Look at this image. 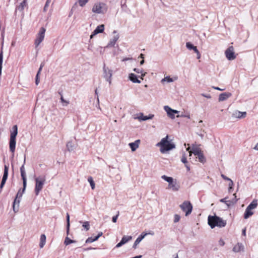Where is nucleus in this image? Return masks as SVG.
<instances>
[{
	"label": "nucleus",
	"mask_w": 258,
	"mask_h": 258,
	"mask_svg": "<svg viewBox=\"0 0 258 258\" xmlns=\"http://www.w3.org/2000/svg\"><path fill=\"white\" fill-rule=\"evenodd\" d=\"M67 148L69 151H72L74 149V146L72 142H69L67 144Z\"/></svg>",
	"instance_id": "33"
},
{
	"label": "nucleus",
	"mask_w": 258,
	"mask_h": 258,
	"mask_svg": "<svg viewBox=\"0 0 258 258\" xmlns=\"http://www.w3.org/2000/svg\"><path fill=\"white\" fill-rule=\"evenodd\" d=\"M88 181L90 183L91 188L94 189L95 188V184L93 181V178L91 176H89L88 177Z\"/></svg>",
	"instance_id": "30"
},
{
	"label": "nucleus",
	"mask_w": 258,
	"mask_h": 258,
	"mask_svg": "<svg viewBox=\"0 0 258 258\" xmlns=\"http://www.w3.org/2000/svg\"><path fill=\"white\" fill-rule=\"evenodd\" d=\"M229 181V183L228 184V185H229L228 190H229V191L230 192L231 189H232V188H233V182L231 179Z\"/></svg>",
	"instance_id": "44"
},
{
	"label": "nucleus",
	"mask_w": 258,
	"mask_h": 258,
	"mask_svg": "<svg viewBox=\"0 0 258 258\" xmlns=\"http://www.w3.org/2000/svg\"><path fill=\"white\" fill-rule=\"evenodd\" d=\"M5 184H4V183H1V184H0V188H1V189H2L3 188V187H4Z\"/></svg>",
	"instance_id": "60"
},
{
	"label": "nucleus",
	"mask_w": 258,
	"mask_h": 258,
	"mask_svg": "<svg viewBox=\"0 0 258 258\" xmlns=\"http://www.w3.org/2000/svg\"><path fill=\"white\" fill-rule=\"evenodd\" d=\"M103 233L102 232H100L98 233V234H97V235L96 236V237L97 238V239H98V238L101 236L102 235Z\"/></svg>",
	"instance_id": "55"
},
{
	"label": "nucleus",
	"mask_w": 258,
	"mask_h": 258,
	"mask_svg": "<svg viewBox=\"0 0 258 258\" xmlns=\"http://www.w3.org/2000/svg\"><path fill=\"white\" fill-rule=\"evenodd\" d=\"M89 1V0H78V3L80 6L84 7Z\"/></svg>",
	"instance_id": "38"
},
{
	"label": "nucleus",
	"mask_w": 258,
	"mask_h": 258,
	"mask_svg": "<svg viewBox=\"0 0 258 258\" xmlns=\"http://www.w3.org/2000/svg\"><path fill=\"white\" fill-rule=\"evenodd\" d=\"M154 115L152 114H150L149 115H144L143 113H141L140 115L138 116V119L140 120L145 121L148 119H152L154 117Z\"/></svg>",
	"instance_id": "20"
},
{
	"label": "nucleus",
	"mask_w": 258,
	"mask_h": 258,
	"mask_svg": "<svg viewBox=\"0 0 258 258\" xmlns=\"http://www.w3.org/2000/svg\"><path fill=\"white\" fill-rule=\"evenodd\" d=\"M102 5H103L101 3H97L95 4L92 8V12L96 14H101L102 13Z\"/></svg>",
	"instance_id": "16"
},
{
	"label": "nucleus",
	"mask_w": 258,
	"mask_h": 258,
	"mask_svg": "<svg viewBox=\"0 0 258 258\" xmlns=\"http://www.w3.org/2000/svg\"><path fill=\"white\" fill-rule=\"evenodd\" d=\"M164 82H167L168 83H171L173 82V80L172 78H170L169 76H166L162 79L161 82L164 83Z\"/></svg>",
	"instance_id": "32"
},
{
	"label": "nucleus",
	"mask_w": 258,
	"mask_h": 258,
	"mask_svg": "<svg viewBox=\"0 0 258 258\" xmlns=\"http://www.w3.org/2000/svg\"><path fill=\"white\" fill-rule=\"evenodd\" d=\"M144 62H145V61H144V59H143L140 61V65H143V64H144Z\"/></svg>",
	"instance_id": "64"
},
{
	"label": "nucleus",
	"mask_w": 258,
	"mask_h": 258,
	"mask_svg": "<svg viewBox=\"0 0 258 258\" xmlns=\"http://www.w3.org/2000/svg\"><path fill=\"white\" fill-rule=\"evenodd\" d=\"M8 172H9V166L5 165L4 166V171L3 175L8 176Z\"/></svg>",
	"instance_id": "41"
},
{
	"label": "nucleus",
	"mask_w": 258,
	"mask_h": 258,
	"mask_svg": "<svg viewBox=\"0 0 258 258\" xmlns=\"http://www.w3.org/2000/svg\"><path fill=\"white\" fill-rule=\"evenodd\" d=\"M197 58L199 59L201 57V54H200V52L199 51V53H197Z\"/></svg>",
	"instance_id": "63"
},
{
	"label": "nucleus",
	"mask_w": 258,
	"mask_h": 258,
	"mask_svg": "<svg viewBox=\"0 0 258 258\" xmlns=\"http://www.w3.org/2000/svg\"><path fill=\"white\" fill-rule=\"evenodd\" d=\"M46 180L45 176H39L35 178V193L36 195H38L40 191L42 189L43 185Z\"/></svg>",
	"instance_id": "6"
},
{
	"label": "nucleus",
	"mask_w": 258,
	"mask_h": 258,
	"mask_svg": "<svg viewBox=\"0 0 258 258\" xmlns=\"http://www.w3.org/2000/svg\"><path fill=\"white\" fill-rule=\"evenodd\" d=\"M25 163V158H24V160L23 164L20 167L21 176L22 179L23 180V187L22 188V191L21 189H20L18 191V192L16 195V197L14 200V201L13 202V210L15 212H17L18 211L19 204L20 202V199H21V197H22L23 193L25 192L26 188V186H27L26 174L25 168H24Z\"/></svg>",
	"instance_id": "1"
},
{
	"label": "nucleus",
	"mask_w": 258,
	"mask_h": 258,
	"mask_svg": "<svg viewBox=\"0 0 258 258\" xmlns=\"http://www.w3.org/2000/svg\"><path fill=\"white\" fill-rule=\"evenodd\" d=\"M192 50H193L195 51V53H199V51L198 50V49H197L196 46H195L194 49H192Z\"/></svg>",
	"instance_id": "56"
},
{
	"label": "nucleus",
	"mask_w": 258,
	"mask_h": 258,
	"mask_svg": "<svg viewBox=\"0 0 258 258\" xmlns=\"http://www.w3.org/2000/svg\"><path fill=\"white\" fill-rule=\"evenodd\" d=\"M179 207L185 213V216H187L191 213L192 206L190 202L185 201Z\"/></svg>",
	"instance_id": "7"
},
{
	"label": "nucleus",
	"mask_w": 258,
	"mask_h": 258,
	"mask_svg": "<svg viewBox=\"0 0 258 258\" xmlns=\"http://www.w3.org/2000/svg\"><path fill=\"white\" fill-rule=\"evenodd\" d=\"M186 150H187V151H188V152H189V156H191V154H192V150H191V151L190 150V148L189 147H188V148L186 149Z\"/></svg>",
	"instance_id": "54"
},
{
	"label": "nucleus",
	"mask_w": 258,
	"mask_h": 258,
	"mask_svg": "<svg viewBox=\"0 0 258 258\" xmlns=\"http://www.w3.org/2000/svg\"><path fill=\"white\" fill-rule=\"evenodd\" d=\"M181 162L184 163V164L187 163V158L186 157V154L185 153H184L182 156L181 159Z\"/></svg>",
	"instance_id": "39"
},
{
	"label": "nucleus",
	"mask_w": 258,
	"mask_h": 258,
	"mask_svg": "<svg viewBox=\"0 0 258 258\" xmlns=\"http://www.w3.org/2000/svg\"><path fill=\"white\" fill-rule=\"evenodd\" d=\"M180 217L177 214H175L174 217V222L176 223L179 221Z\"/></svg>",
	"instance_id": "45"
},
{
	"label": "nucleus",
	"mask_w": 258,
	"mask_h": 258,
	"mask_svg": "<svg viewBox=\"0 0 258 258\" xmlns=\"http://www.w3.org/2000/svg\"><path fill=\"white\" fill-rule=\"evenodd\" d=\"M253 214V212L251 211V210H250L248 208H246L245 211V213L244 214V218L246 219L248 218L250 216H252Z\"/></svg>",
	"instance_id": "25"
},
{
	"label": "nucleus",
	"mask_w": 258,
	"mask_h": 258,
	"mask_svg": "<svg viewBox=\"0 0 258 258\" xmlns=\"http://www.w3.org/2000/svg\"><path fill=\"white\" fill-rule=\"evenodd\" d=\"M202 152L200 148L197 147L196 145H193L192 147V153H193L195 156L198 155Z\"/></svg>",
	"instance_id": "23"
},
{
	"label": "nucleus",
	"mask_w": 258,
	"mask_h": 258,
	"mask_svg": "<svg viewBox=\"0 0 258 258\" xmlns=\"http://www.w3.org/2000/svg\"><path fill=\"white\" fill-rule=\"evenodd\" d=\"M201 95L203 96V97H206L208 99H210L211 98V96L210 94H206L203 93L201 94Z\"/></svg>",
	"instance_id": "50"
},
{
	"label": "nucleus",
	"mask_w": 258,
	"mask_h": 258,
	"mask_svg": "<svg viewBox=\"0 0 258 258\" xmlns=\"http://www.w3.org/2000/svg\"><path fill=\"white\" fill-rule=\"evenodd\" d=\"M257 205V201L253 200L252 202L247 207L250 210H252L256 208Z\"/></svg>",
	"instance_id": "27"
},
{
	"label": "nucleus",
	"mask_w": 258,
	"mask_h": 258,
	"mask_svg": "<svg viewBox=\"0 0 258 258\" xmlns=\"http://www.w3.org/2000/svg\"><path fill=\"white\" fill-rule=\"evenodd\" d=\"M185 167H186V169H187V171H189V170H190V168H189V167L187 165V164H185Z\"/></svg>",
	"instance_id": "61"
},
{
	"label": "nucleus",
	"mask_w": 258,
	"mask_h": 258,
	"mask_svg": "<svg viewBox=\"0 0 258 258\" xmlns=\"http://www.w3.org/2000/svg\"><path fill=\"white\" fill-rule=\"evenodd\" d=\"M177 117H187V118H190V115L189 114H181V115H177L176 116Z\"/></svg>",
	"instance_id": "47"
},
{
	"label": "nucleus",
	"mask_w": 258,
	"mask_h": 258,
	"mask_svg": "<svg viewBox=\"0 0 258 258\" xmlns=\"http://www.w3.org/2000/svg\"><path fill=\"white\" fill-rule=\"evenodd\" d=\"M60 101H61V103H62V105L63 106H67L70 103L69 101H67L64 99L62 95H61V96L60 97Z\"/></svg>",
	"instance_id": "37"
},
{
	"label": "nucleus",
	"mask_w": 258,
	"mask_h": 258,
	"mask_svg": "<svg viewBox=\"0 0 258 258\" xmlns=\"http://www.w3.org/2000/svg\"><path fill=\"white\" fill-rule=\"evenodd\" d=\"M232 94L229 92H225L221 93L219 95V101H223L224 100H226L228 98H229L230 96H231Z\"/></svg>",
	"instance_id": "17"
},
{
	"label": "nucleus",
	"mask_w": 258,
	"mask_h": 258,
	"mask_svg": "<svg viewBox=\"0 0 258 258\" xmlns=\"http://www.w3.org/2000/svg\"><path fill=\"white\" fill-rule=\"evenodd\" d=\"M221 177L223 179L229 181L230 179L229 178H228V177H227L226 176H225L224 174H221Z\"/></svg>",
	"instance_id": "51"
},
{
	"label": "nucleus",
	"mask_w": 258,
	"mask_h": 258,
	"mask_svg": "<svg viewBox=\"0 0 258 258\" xmlns=\"http://www.w3.org/2000/svg\"><path fill=\"white\" fill-rule=\"evenodd\" d=\"M98 239L95 236L94 237H88L86 240V243H92L94 241H95L96 240H97Z\"/></svg>",
	"instance_id": "34"
},
{
	"label": "nucleus",
	"mask_w": 258,
	"mask_h": 258,
	"mask_svg": "<svg viewBox=\"0 0 258 258\" xmlns=\"http://www.w3.org/2000/svg\"><path fill=\"white\" fill-rule=\"evenodd\" d=\"M75 242H76V241L72 240L70 238H69L68 237H67L65 238V240H64V244L66 245H69L70 244H71V243H75Z\"/></svg>",
	"instance_id": "31"
},
{
	"label": "nucleus",
	"mask_w": 258,
	"mask_h": 258,
	"mask_svg": "<svg viewBox=\"0 0 258 258\" xmlns=\"http://www.w3.org/2000/svg\"><path fill=\"white\" fill-rule=\"evenodd\" d=\"M225 54L226 58L229 60H233L236 57L234 53V48L232 46H229L225 50Z\"/></svg>",
	"instance_id": "10"
},
{
	"label": "nucleus",
	"mask_w": 258,
	"mask_h": 258,
	"mask_svg": "<svg viewBox=\"0 0 258 258\" xmlns=\"http://www.w3.org/2000/svg\"><path fill=\"white\" fill-rule=\"evenodd\" d=\"M66 219H67V233L68 235L69 233L70 227V215H69V213H67Z\"/></svg>",
	"instance_id": "28"
},
{
	"label": "nucleus",
	"mask_w": 258,
	"mask_h": 258,
	"mask_svg": "<svg viewBox=\"0 0 258 258\" xmlns=\"http://www.w3.org/2000/svg\"><path fill=\"white\" fill-rule=\"evenodd\" d=\"M168 136L163 138L160 142L157 144V146L160 147V151L162 153L172 150L175 148V145L173 143H171L168 141Z\"/></svg>",
	"instance_id": "3"
},
{
	"label": "nucleus",
	"mask_w": 258,
	"mask_h": 258,
	"mask_svg": "<svg viewBox=\"0 0 258 258\" xmlns=\"http://www.w3.org/2000/svg\"><path fill=\"white\" fill-rule=\"evenodd\" d=\"M39 75L38 74H37L36 76V78H35V84L36 85H38V84L40 82V80H39Z\"/></svg>",
	"instance_id": "48"
},
{
	"label": "nucleus",
	"mask_w": 258,
	"mask_h": 258,
	"mask_svg": "<svg viewBox=\"0 0 258 258\" xmlns=\"http://www.w3.org/2000/svg\"><path fill=\"white\" fill-rule=\"evenodd\" d=\"M162 179L168 182V188L171 189L174 191H178L180 188V185L177 183L176 179H174L171 177H168L165 175L161 176Z\"/></svg>",
	"instance_id": "5"
},
{
	"label": "nucleus",
	"mask_w": 258,
	"mask_h": 258,
	"mask_svg": "<svg viewBox=\"0 0 258 258\" xmlns=\"http://www.w3.org/2000/svg\"><path fill=\"white\" fill-rule=\"evenodd\" d=\"M197 158L199 159V161L201 163H205L206 162V158L205 156H204L202 152H201L200 154H199L197 156Z\"/></svg>",
	"instance_id": "29"
},
{
	"label": "nucleus",
	"mask_w": 258,
	"mask_h": 258,
	"mask_svg": "<svg viewBox=\"0 0 258 258\" xmlns=\"http://www.w3.org/2000/svg\"><path fill=\"white\" fill-rule=\"evenodd\" d=\"M45 31H46V30L44 27H41L40 29L39 33L37 34V38L35 41V45L36 47H38L39 46V45L43 40L44 36H45Z\"/></svg>",
	"instance_id": "8"
},
{
	"label": "nucleus",
	"mask_w": 258,
	"mask_h": 258,
	"mask_svg": "<svg viewBox=\"0 0 258 258\" xmlns=\"http://www.w3.org/2000/svg\"><path fill=\"white\" fill-rule=\"evenodd\" d=\"M42 68H41V67H40V68H39V70H38V72H37V74L39 75V74H40V72H41V70H42Z\"/></svg>",
	"instance_id": "59"
},
{
	"label": "nucleus",
	"mask_w": 258,
	"mask_h": 258,
	"mask_svg": "<svg viewBox=\"0 0 258 258\" xmlns=\"http://www.w3.org/2000/svg\"><path fill=\"white\" fill-rule=\"evenodd\" d=\"M246 114V112H241L239 111H236L233 113V116L238 118H242L245 117Z\"/></svg>",
	"instance_id": "21"
},
{
	"label": "nucleus",
	"mask_w": 258,
	"mask_h": 258,
	"mask_svg": "<svg viewBox=\"0 0 258 258\" xmlns=\"http://www.w3.org/2000/svg\"><path fill=\"white\" fill-rule=\"evenodd\" d=\"M149 234H151L150 233H149ZM148 233H142L141 234L139 237L136 239L135 240L134 245L133 246V248L136 249L137 247V245H138L140 242L144 238V237L147 235Z\"/></svg>",
	"instance_id": "15"
},
{
	"label": "nucleus",
	"mask_w": 258,
	"mask_h": 258,
	"mask_svg": "<svg viewBox=\"0 0 258 258\" xmlns=\"http://www.w3.org/2000/svg\"><path fill=\"white\" fill-rule=\"evenodd\" d=\"M17 134L18 127L17 125H14L12 127V130L11 131L10 139L9 142L10 150L13 153H14L15 151L16 137Z\"/></svg>",
	"instance_id": "4"
},
{
	"label": "nucleus",
	"mask_w": 258,
	"mask_h": 258,
	"mask_svg": "<svg viewBox=\"0 0 258 258\" xmlns=\"http://www.w3.org/2000/svg\"><path fill=\"white\" fill-rule=\"evenodd\" d=\"M140 141L139 140H136L135 142L129 144V146L131 148L132 151H135L139 147V144Z\"/></svg>",
	"instance_id": "22"
},
{
	"label": "nucleus",
	"mask_w": 258,
	"mask_h": 258,
	"mask_svg": "<svg viewBox=\"0 0 258 258\" xmlns=\"http://www.w3.org/2000/svg\"><path fill=\"white\" fill-rule=\"evenodd\" d=\"M220 202L221 203H224L226 204L228 206H229V203H230V201H226V198L222 199L220 200Z\"/></svg>",
	"instance_id": "43"
},
{
	"label": "nucleus",
	"mask_w": 258,
	"mask_h": 258,
	"mask_svg": "<svg viewBox=\"0 0 258 258\" xmlns=\"http://www.w3.org/2000/svg\"><path fill=\"white\" fill-rule=\"evenodd\" d=\"M40 241L39 243V246L41 248H43L46 242V236L45 234H42L40 236Z\"/></svg>",
	"instance_id": "24"
},
{
	"label": "nucleus",
	"mask_w": 258,
	"mask_h": 258,
	"mask_svg": "<svg viewBox=\"0 0 258 258\" xmlns=\"http://www.w3.org/2000/svg\"><path fill=\"white\" fill-rule=\"evenodd\" d=\"M213 88H214L215 90H219V91H223L225 90V89H221L218 87H213Z\"/></svg>",
	"instance_id": "53"
},
{
	"label": "nucleus",
	"mask_w": 258,
	"mask_h": 258,
	"mask_svg": "<svg viewBox=\"0 0 258 258\" xmlns=\"http://www.w3.org/2000/svg\"><path fill=\"white\" fill-rule=\"evenodd\" d=\"M128 79L134 83H141L140 80L138 79L136 75L133 73H131L128 75Z\"/></svg>",
	"instance_id": "18"
},
{
	"label": "nucleus",
	"mask_w": 258,
	"mask_h": 258,
	"mask_svg": "<svg viewBox=\"0 0 258 258\" xmlns=\"http://www.w3.org/2000/svg\"><path fill=\"white\" fill-rule=\"evenodd\" d=\"M164 109L167 112L168 116L171 119L175 118V114L179 112L178 111L173 109L168 106H164Z\"/></svg>",
	"instance_id": "11"
},
{
	"label": "nucleus",
	"mask_w": 258,
	"mask_h": 258,
	"mask_svg": "<svg viewBox=\"0 0 258 258\" xmlns=\"http://www.w3.org/2000/svg\"><path fill=\"white\" fill-rule=\"evenodd\" d=\"M82 226L86 230V231H88L90 228V223L88 221H85L83 223Z\"/></svg>",
	"instance_id": "36"
},
{
	"label": "nucleus",
	"mask_w": 258,
	"mask_h": 258,
	"mask_svg": "<svg viewBox=\"0 0 258 258\" xmlns=\"http://www.w3.org/2000/svg\"><path fill=\"white\" fill-rule=\"evenodd\" d=\"M142 69H137V68H135L134 69L133 71L135 72H136L138 74H140V73H142Z\"/></svg>",
	"instance_id": "49"
},
{
	"label": "nucleus",
	"mask_w": 258,
	"mask_h": 258,
	"mask_svg": "<svg viewBox=\"0 0 258 258\" xmlns=\"http://www.w3.org/2000/svg\"><path fill=\"white\" fill-rule=\"evenodd\" d=\"M186 47L189 50H192L195 47V46L189 42L186 43Z\"/></svg>",
	"instance_id": "40"
},
{
	"label": "nucleus",
	"mask_w": 258,
	"mask_h": 258,
	"mask_svg": "<svg viewBox=\"0 0 258 258\" xmlns=\"http://www.w3.org/2000/svg\"><path fill=\"white\" fill-rule=\"evenodd\" d=\"M104 30V25L102 24L98 26L93 31L90 36V39H92L94 36L100 33H102Z\"/></svg>",
	"instance_id": "13"
},
{
	"label": "nucleus",
	"mask_w": 258,
	"mask_h": 258,
	"mask_svg": "<svg viewBox=\"0 0 258 258\" xmlns=\"http://www.w3.org/2000/svg\"><path fill=\"white\" fill-rule=\"evenodd\" d=\"M242 234L244 236H245L246 235V229L245 228L242 229Z\"/></svg>",
	"instance_id": "57"
},
{
	"label": "nucleus",
	"mask_w": 258,
	"mask_h": 258,
	"mask_svg": "<svg viewBox=\"0 0 258 258\" xmlns=\"http://www.w3.org/2000/svg\"><path fill=\"white\" fill-rule=\"evenodd\" d=\"M141 76L140 77H139V78H140L142 80H143L144 77L146 76L147 73H146V72L143 73L142 72V73H141Z\"/></svg>",
	"instance_id": "52"
},
{
	"label": "nucleus",
	"mask_w": 258,
	"mask_h": 258,
	"mask_svg": "<svg viewBox=\"0 0 258 258\" xmlns=\"http://www.w3.org/2000/svg\"><path fill=\"white\" fill-rule=\"evenodd\" d=\"M253 149L255 150L258 151V143L256 144L255 147L253 148Z\"/></svg>",
	"instance_id": "58"
},
{
	"label": "nucleus",
	"mask_w": 258,
	"mask_h": 258,
	"mask_svg": "<svg viewBox=\"0 0 258 258\" xmlns=\"http://www.w3.org/2000/svg\"><path fill=\"white\" fill-rule=\"evenodd\" d=\"M26 6V0H23V1L20 3V4L17 7L16 10H18L20 12H22L24 8Z\"/></svg>",
	"instance_id": "26"
},
{
	"label": "nucleus",
	"mask_w": 258,
	"mask_h": 258,
	"mask_svg": "<svg viewBox=\"0 0 258 258\" xmlns=\"http://www.w3.org/2000/svg\"><path fill=\"white\" fill-rule=\"evenodd\" d=\"M113 33L115 34L113 38L110 39L109 43L106 47H111L114 46L116 41L118 40L119 38V35L117 33V31L116 30H114Z\"/></svg>",
	"instance_id": "12"
},
{
	"label": "nucleus",
	"mask_w": 258,
	"mask_h": 258,
	"mask_svg": "<svg viewBox=\"0 0 258 258\" xmlns=\"http://www.w3.org/2000/svg\"><path fill=\"white\" fill-rule=\"evenodd\" d=\"M51 0H46V3L43 8L44 11H46L47 8L48 7L49 4L51 3Z\"/></svg>",
	"instance_id": "42"
},
{
	"label": "nucleus",
	"mask_w": 258,
	"mask_h": 258,
	"mask_svg": "<svg viewBox=\"0 0 258 258\" xmlns=\"http://www.w3.org/2000/svg\"><path fill=\"white\" fill-rule=\"evenodd\" d=\"M208 223L212 229L215 227L219 228L224 227L226 224V221L222 218L214 215V216L209 215L208 218Z\"/></svg>",
	"instance_id": "2"
},
{
	"label": "nucleus",
	"mask_w": 258,
	"mask_h": 258,
	"mask_svg": "<svg viewBox=\"0 0 258 258\" xmlns=\"http://www.w3.org/2000/svg\"><path fill=\"white\" fill-rule=\"evenodd\" d=\"M132 239V237L131 236H123L122 237L120 241L116 245L115 247L119 248L121 247L122 245L128 242Z\"/></svg>",
	"instance_id": "14"
},
{
	"label": "nucleus",
	"mask_w": 258,
	"mask_h": 258,
	"mask_svg": "<svg viewBox=\"0 0 258 258\" xmlns=\"http://www.w3.org/2000/svg\"><path fill=\"white\" fill-rule=\"evenodd\" d=\"M232 250L234 252H238L244 250V246L242 243H237L233 248Z\"/></svg>",
	"instance_id": "19"
},
{
	"label": "nucleus",
	"mask_w": 258,
	"mask_h": 258,
	"mask_svg": "<svg viewBox=\"0 0 258 258\" xmlns=\"http://www.w3.org/2000/svg\"><path fill=\"white\" fill-rule=\"evenodd\" d=\"M3 61V51H2L0 53V75H1V74H2Z\"/></svg>",
	"instance_id": "35"
},
{
	"label": "nucleus",
	"mask_w": 258,
	"mask_h": 258,
	"mask_svg": "<svg viewBox=\"0 0 258 258\" xmlns=\"http://www.w3.org/2000/svg\"><path fill=\"white\" fill-rule=\"evenodd\" d=\"M6 181H7V180H6V179H3V178H2V180L1 183H3L5 184V183H6Z\"/></svg>",
	"instance_id": "62"
},
{
	"label": "nucleus",
	"mask_w": 258,
	"mask_h": 258,
	"mask_svg": "<svg viewBox=\"0 0 258 258\" xmlns=\"http://www.w3.org/2000/svg\"><path fill=\"white\" fill-rule=\"evenodd\" d=\"M103 77L105 78V80L107 81L109 84L110 85L111 83V78L112 76V71L108 68V67H106L105 64H104V66L103 68Z\"/></svg>",
	"instance_id": "9"
},
{
	"label": "nucleus",
	"mask_w": 258,
	"mask_h": 258,
	"mask_svg": "<svg viewBox=\"0 0 258 258\" xmlns=\"http://www.w3.org/2000/svg\"><path fill=\"white\" fill-rule=\"evenodd\" d=\"M119 211H118L117 215L112 217V221L113 222L115 223L116 222V220L119 216Z\"/></svg>",
	"instance_id": "46"
}]
</instances>
